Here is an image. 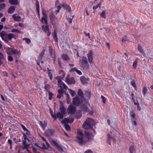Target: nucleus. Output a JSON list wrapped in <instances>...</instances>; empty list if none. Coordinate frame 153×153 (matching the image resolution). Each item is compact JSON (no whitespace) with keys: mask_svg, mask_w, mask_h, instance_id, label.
Returning a JSON list of instances; mask_svg holds the SVG:
<instances>
[{"mask_svg":"<svg viewBox=\"0 0 153 153\" xmlns=\"http://www.w3.org/2000/svg\"><path fill=\"white\" fill-rule=\"evenodd\" d=\"M76 142L81 145H83L85 143L84 140V134L82 131L80 130H78L76 133Z\"/></svg>","mask_w":153,"mask_h":153,"instance_id":"f257e3e1","label":"nucleus"},{"mask_svg":"<svg viewBox=\"0 0 153 153\" xmlns=\"http://www.w3.org/2000/svg\"><path fill=\"white\" fill-rule=\"evenodd\" d=\"M80 67L84 70L85 71L88 70L89 68V65L87 61L86 57L83 56L82 59L79 60Z\"/></svg>","mask_w":153,"mask_h":153,"instance_id":"f03ea898","label":"nucleus"},{"mask_svg":"<svg viewBox=\"0 0 153 153\" xmlns=\"http://www.w3.org/2000/svg\"><path fill=\"white\" fill-rule=\"evenodd\" d=\"M51 23L52 25L53 28L57 27L58 25V19L54 15L53 11L51 12L50 14Z\"/></svg>","mask_w":153,"mask_h":153,"instance_id":"7ed1b4c3","label":"nucleus"},{"mask_svg":"<svg viewBox=\"0 0 153 153\" xmlns=\"http://www.w3.org/2000/svg\"><path fill=\"white\" fill-rule=\"evenodd\" d=\"M0 36H2V37L11 41L13 38L16 39L15 37V35L12 33H9L7 34L4 31H3L1 32H0Z\"/></svg>","mask_w":153,"mask_h":153,"instance_id":"20e7f679","label":"nucleus"},{"mask_svg":"<svg viewBox=\"0 0 153 153\" xmlns=\"http://www.w3.org/2000/svg\"><path fill=\"white\" fill-rule=\"evenodd\" d=\"M91 123V119L89 118L86 119L83 125V128L85 130H88L91 128H92L93 125Z\"/></svg>","mask_w":153,"mask_h":153,"instance_id":"39448f33","label":"nucleus"},{"mask_svg":"<svg viewBox=\"0 0 153 153\" xmlns=\"http://www.w3.org/2000/svg\"><path fill=\"white\" fill-rule=\"evenodd\" d=\"M23 135L24 137V140H22V144L24 146L23 149H27L29 147L30 145L26 144V141L27 140L28 141L30 142L31 141V140L28 139L26 134L25 133H23Z\"/></svg>","mask_w":153,"mask_h":153,"instance_id":"423d86ee","label":"nucleus"},{"mask_svg":"<svg viewBox=\"0 0 153 153\" xmlns=\"http://www.w3.org/2000/svg\"><path fill=\"white\" fill-rule=\"evenodd\" d=\"M51 143L52 145L56 148V149L61 152H64V150L62 146L59 145L57 142L54 140H52L51 141Z\"/></svg>","mask_w":153,"mask_h":153,"instance_id":"0eeeda50","label":"nucleus"},{"mask_svg":"<svg viewBox=\"0 0 153 153\" xmlns=\"http://www.w3.org/2000/svg\"><path fill=\"white\" fill-rule=\"evenodd\" d=\"M57 80H58L57 82L58 83V85L59 87L61 88H63L64 89H66L68 88V87L66 85V84L63 82H62L60 77L59 76H57L56 77Z\"/></svg>","mask_w":153,"mask_h":153,"instance_id":"6e6552de","label":"nucleus"},{"mask_svg":"<svg viewBox=\"0 0 153 153\" xmlns=\"http://www.w3.org/2000/svg\"><path fill=\"white\" fill-rule=\"evenodd\" d=\"M112 133L111 132H110L109 133H108L107 134V143L108 144L111 145L110 141L112 140L114 142L116 141V138L114 136H111Z\"/></svg>","mask_w":153,"mask_h":153,"instance_id":"1a4fd4ad","label":"nucleus"},{"mask_svg":"<svg viewBox=\"0 0 153 153\" xmlns=\"http://www.w3.org/2000/svg\"><path fill=\"white\" fill-rule=\"evenodd\" d=\"M84 96L85 97L84 100L85 101V102L86 104L89 105L88 102V100L90 98L91 96V92L89 91H86L85 92Z\"/></svg>","mask_w":153,"mask_h":153,"instance_id":"9d476101","label":"nucleus"},{"mask_svg":"<svg viewBox=\"0 0 153 153\" xmlns=\"http://www.w3.org/2000/svg\"><path fill=\"white\" fill-rule=\"evenodd\" d=\"M68 112L69 114H74L76 111V108L72 105H70L68 108Z\"/></svg>","mask_w":153,"mask_h":153,"instance_id":"9b49d317","label":"nucleus"},{"mask_svg":"<svg viewBox=\"0 0 153 153\" xmlns=\"http://www.w3.org/2000/svg\"><path fill=\"white\" fill-rule=\"evenodd\" d=\"M66 82L68 84H74L76 82V81L74 77H69V75H68L66 78Z\"/></svg>","mask_w":153,"mask_h":153,"instance_id":"f8f14e48","label":"nucleus"},{"mask_svg":"<svg viewBox=\"0 0 153 153\" xmlns=\"http://www.w3.org/2000/svg\"><path fill=\"white\" fill-rule=\"evenodd\" d=\"M51 114L52 117L54 119V120H56L58 118L60 119H63V114H62L59 111L56 113V114H53L51 112Z\"/></svg>","mask_w":153,"mask_h":153,"instance_id":"ddd939ff","label":"nucleus"},{"mask_svg":"<svg viewBox=\"0 0 153 153\" xmlns=\"http://www.w3.org/2000/svg\"><path fill=\"white\" fill-rule=\"evenodd\" d=\"M85 136L88 139L89 141L93 140V136L91 133L88 131H85Z\"/></svg>","mask_w":153,"mask_h":153,"instance_id":"4468645a","label":"nucleus"},{"mask_svg":"<svg viewBox=\"0 0 153 153\" xmlns=\"http://www.w3.org/2000/svg\"><path fill=\"white\" fill-rule=\"evenodd\" d=\"M42 14L43 16L42 17L41 19L42 22L43 24H44L45 23V24L47 25L48 24L47 16L46 11H44L42 10Z\"/></svg>","mask_w":153,"mask_h":153,"instance_id":"2eb2a0df","label":"nucleus"},{"mask_svg":"<svg viewBox=\"0 0 153 153\" xmlns=\"http://www.w3.org/2000/svg\"><path fill=\"white\" fill-rule=\"evenodd\" d=\"M93 52L92 50H89L88 51V53L87 54L88 59L89 62L90 64H91L93 62Z\"/></svg>","mask_w":153,"mask_h":153,"instance_id":"dca6fc26","label":"nucleus"},{"mask_svg":"<svg viewBox=\"0 0 153 153\" xmlns=\"http://www.w3.org/2000/svg\"><path fill=\"white\" fill-rule=\"evenodd\" d=\"M81 109L83 111L88 112L90 114H93V112L91 111L88 107V106L85 104H83L81 106Z\"/></svg>","mask_w":153,"mask_h":153,"instance_id":"f3484780","label":"nucleus"},{"mask_svg":"<svg viewBox=\"0 0 153 153\" xmlns=\"http://www.w3.org/2000/svg\"><path fill=\"white\" fill-rule=\"evenodd\" d=\"M74 120V118L73 117L65 118L62 121V123L64 124H66L68 123H71L73 122Z\"/></svg>","mask_w":153,"mask_h":153,"instance_id":"a211bd4d","label":"nucleus"},{"mask_svg":"<svg viewBox=\"0 0 153 153\" xmlns=\"http://www.w3.org/2000/svg\"><path fill=\"white\" fill-rule=\"evenodd\" d=\"M73 103L74 105L78 106L80 104V101L77 96L73 98Z\"/></svg>","mask_w":153,"mask_h":153,"instance_id":"6ab92c4d","label":"nucleus"},{"mask_svg":"<svg viewBox=\"0 0 153 153\" xmlns=\"http://www.w3.org/2000/svg\"><path fill=\"white\" fill-rule=\"evenodd\" d=\"M60 110L62 114L65 115L66 114V108L64 107L62 102L61 101H60Z\"/></svg>","mask_w":153,"mask_h":153,"instance_id":"aec40b11","label":"nucleus"},{"mask_svg":"<svg viewBox=\"0 0 153 153\" xmlns=\"http://www.w3.org/2000/svg\"><path fill=\"white\" fill-rule=\"evenodd\" d=\"M54 133V130L52 129H48L45 132L46 135L48 136H52Z\"/></svg>","mask_w":153,"mask_h":153,"instance_id":"412c9836","label":"nucleus"},{"mask_svg":"<svg viewBox=\"0 0 153 153\" xmlns=\"http://www.w3.org/2000/svg\"><path fill=\"white\" fill-rule=\"evenodd\" d=\"M80 80L81 83L84 85H87L88 82L86 81V78L84 76H82L80 78Z\"/></svg>","mask_w":153,"mask_h":153,"instance_id":"4be33fe9","label":"nucleus"},{"mask_svg":"<svg viewBox=\"0 0 153 153\" xmlns=\"http://www.w3.org/2000/svg\"><path fill=\"white\" fill-rule=\"evenodd\" d=\"M82 112L80 110H78L75 114V116L76 118L79 119L81 118L82 116Z\"/></svg>","mask_w":153,"mask_h":153,"instance_id":"5701e85b","label":"nucleus"},{"mask_svg":"<svg viewBox=\"0 0 153 153\" xmlns=\"http://www.w3.org/2000/svg\"><path fill=\"white\" fill-rule=\"evenodd\" d=\"M62 6L63 7L65 8L69 12H71V7L67 4H62Z\"/></svg>","mask_w":153,"mask_h":153,"instance_id":"b1692460","label":"nucleus"},{"mask_svg":"<svg viewBox=\"0 0 153 153\" xmlns=\"http://www.w3.org/2000/svg\"><path fill=\"white\" fill-rule=\"evenodd\" d=\"M77 94L81 99L84 100L85 97L84 96L83 93L81 89H79L78 90Z\"/></svg>","mask_w":153,"mask_h":153,"instance_id":"393cba45","label":"nucleus"},{"mask_svg":"<svg viewBox=\"0 0 153 153\" xmlns=\"http://www.w3.org/2000/svg\"><path fill=\"white\" fill-rule=\"evenodd\" d=\"M39 124L40 126L42 127V129L45 130V128L47 125V122L45 121H44L43 123L41 121L39 122Z\"/></svg>","mask_w":153,"mask_h":153,"instance_id":"a878e982","label":"nucleus"},{"mask_svg":"<svg viewBox=\"0 0 153 153\" xmlns=\"http://www.w3.org/2000/svg\"><path fill=\"white\" fill-rule=\"evenodd\" d=\"M58 93L57 95V98L60 99L63 96V90L62 89H59L58 90Z\"/></svg>","mask_w":153,"mask_h":153,"instance_id":"bb28decb","label":"nucleus"},{"mask_svg":"<svg viewBox=\"0 0 153 153\" xmlns=\"http://www.w3.org/2000/svg\"><path fill=\"white\" fill-rule=\"evenodd\" d=\"M45 50L43 49L41 53L39 54L38 57V60L39 62H40V60L42 59L43 57L45 54Z\"/></svg>","mask_w":153,"mask_h":153,"instance_id":"cd10ccee","label":"nucleus"},{"mask_svg":"<svg viewBox=\"0 0 153 153\" xmlns=\"http://www.w3.org/2000/svg\"><path fill=\"white\" fill-rule=\"evenodd\" d=\"M62 59L65 61H69L70 59V58L66 54H63L61 55Z\"/></svg>","mask_w":153,"mask_h":153,"instance_id":"c85d7f7f","label":"nucleus"},{"mask_svg":"<svg viewBox=\"0 0 153 153\" xmlns=\"http://www.w3.org/2000/svg\"><path fill=\"white\" fill-rule=\"evenodd\" d=\"M36 10L39 16H40V8L39 4V1L36 0Z\"/></svg>","mask_w":153,"mask_h":153,"instance_id":"c756f323","label":"nucleus"},{"mask_svg":"<svg viewBox=\"0 0 153 153\" xmlns=\"http://www.w3.org/2000/svg\"><path fill=\"white\" fill-rule=\"evenodd\" d=\"M15 10V7L13 6H11L8 9V13L10 14L13 13L14 12Z\"/></svg>","mask_w":153,"mask_h":153,"instance_id":"7c9ffc66","label":"nucleus"},{"mask_svg":"<svg viewBox=\"0 0 153 153\" xmlns=\"http://www.w3.org/2000/svg\"><path fill=\"white\" fill-rule=\"evenodd\" d=\"M42 28L43 31L45 33H46L47 31L49 30V26L48 25H43L42 26Z\"/></svg>","mask_w":153,"mask_h":153,"instance_id":"2f4dec72","label":"nucleus"},{"mask_svg":"<svg viewBox=\"0 0 153 153\" xmlns=\"http://www.w3.org/2000/svg\"><path fill=\"white\" fill-rule=\"evenodd\" d=\"M12 17L14 19L15 21L16 22H20L21 21V18L19 16H16L15 14L13 15Z\"/></svg>","mask_w":153,"mask_h":153,"instance_id":"473e14b6","label":"nucleus"},{"mask_svg":"<svg viewBox=\"0 0 153 153\" xmlns=\"http://www.w3.org/2000/svg\"><path fill=\"white\" fill-rule=\"evenodd\" d=\"M9 2L11 5H16L19 4L18 0H9Z\"/></svg>","mask_w":153,"mask_h":153,"instance_id":"72a5a7b5","label":"nucleus"},{"mask_svg":"<svg viewBox=\"0 0 153 153\" xmlns=\"http://www.w3.org/2000/svg\"><path fill=\"white\" fill-rule=\"evenodd\" d=\"M53 38L55 41L56 42H58V38L57 35V33L56 32V30L55 29L54 30V33L53 34Z\"/></svg>","mask_w":153,"mask_h":153,"instance_id":"f704fd0d","label":"nucleus"},{"mask_svg":"<svg viewBox=\"0 0 153 153\" xmlns=\"http://www.w3.org/2000/svg\"><path fill=\"white\" fill-rule=\"evenodd\" d=\"M137 49L139 51L140 53L144 56L143 54H145V53H144L143 50L140 45L139 44H138L137 45Z\"/></svg>","mask_w":153,"mask_h":153,"instance_id":"c9c22d12","label":"nucleus"},{"mask_svg":"<svg viewBox=\"0 0 153 153\" xmlns=\"http://www.w3.org/2000/svg\"><path fill=\"white\" fill-rule=\"evenodd\" d=\"M47 69L48 76L49 77L50 79L51 80H52L53 79V76L51 73V71H52V70L50 69L49 68H47Z\"/></svg>","mask_w":153,"mask_h":153,"instance_id":"e433bc0d","label":"nucleus"},{"mask_svg":"<svg viewBox=\"0 0 153 153\" xmlns=\"http://www.w3.org/2000/svg\"><path fill=\"white\" fill-rule=\"evenodd\" d=\"M129 150L130 152V153H134V152H135V150L134 148V147L132 145H131L130 146L129 148Z\"/></svg>","mask_w":153,"mask_h":153,"instance_id":"4c0bfd02","label":"nucleus"},{"mask_svg":"<svg viewBox=\"0 0 153 153\" xmlns=\"http://www.w3.org/2000/svg\"><path fill=\"white\" fill-rule=\"evenodd\" d=\"M148 92V90L146 86H144L142 90V93L145 96L146 94Z\"/></svg>","mask_w":153,"mask_h":153,"instance_id":"58836bf2","label":"nucleus"},{"mask_svg":"<svg viewBox=\"0 0 153 153\" xmlns=\"http://www.w3.org/2000/svg\"><path fill=\"white\" fill-rule=\"evenodd\" d=\"M131 85L134 87L135 90L137 89V86L135 83V80H133L131 81L130 82Z\"/></svg>","mask_w":153,"mask_h":153,"instance_id":"ea45409f","label":"nucleus"},{"mask_svg":"<svg viewBox=\"0 0 153 153\" xmlns=\"http://www.w3.org/2000/svg\"><path fill=\"white\" fill-rule=\"evenodd\" d=\"M51 88V87L50 85H49L47 84H46L44 87V88L45 91L48 92L50 91L49 90Z\"/></svg>","mask_w":153,"mask_h":153,"instance_id":"a19ab883","label":"nucleus"},{"mask_svg":"<svg viewBox=\"0 0 153 153\" xmlns=\"http://www.w3.org/2000/svg\"><path fill=\"white\" fill-rule=\"evenodd\" d=\"M12 48L8 47L7 50L6 52L8 55H11Z\"/></svg>","mask_w":153,"mask_h":153,"instance_id":"79ce46f5","label":"nucleus"},{"mask_svg":"<svg viewBox=\"0 0 153 153\" xmlns=\"http://www.w3.org/2000/svg\"><path fill=\"white\" fill-rule=\"evenodd\" d=\"M100 16L102 18L105 19L106 18L105 11L104 10H103L100 14Z\"/></svg>","mask_w":153,"mask_h":153,"instance_id":"37998d69","label":"nucleus"},{"mask_svg":"<svg viewBox=\"0 0 153 153\" xmlns=\"http://www.w3.org/2000/svg\"><path fill=\"white\" fill-rule=\"evenodd\" d=\"M137 64V59H136L134 61L132 65L133 68L135 70L136 69Z\"/></svg>","mask_w":153,"mask_h":153,"instance_id":"c03bdc74","label":"nucleus"},{"mask_svg":"<svg viewBox=\"0 0 153 153\" xmlns=\"http://www.w3.org/2000/svg\"><path fill=\"white\" fill-rule=\"evenodd\" d=\"M65 124V129L68 131H71V128L70 126L67 123H66V124Z\"/></svg>","mask_w":153,"mask_h":153,"instance_id":"a18cd8bd","label":"nucleus"},{"mask_svg":"<svg viewBox=\"0 0 153 153\" xmlns=\"http://www.w3.org/2000/svg\"><path fill=\"white\" fill-rule=\"evenodd\" d=\"M23 40H25L26 42L28 44H30L31 43V41L30 39L26 38H24L23 39Z\"/></svg>","mask_w":153,"mask_h":153,"instance_id":"49530a36","label":"nucleus"},{"mask_svg":"<svg viewBox=\"0 0 153 153\" xmlns=\"http://www.w3.org/2000/svg\"><path fill=\"white\" fill-rule=\"evenodd\" d=\"M68 90H69V92L71 94V96L72 97H74L75 94V91L70 89H68Z\"/></svg>","mask_w":153,"mask_h":153,"instance_id":"de8ad7c7","label":"nucleus"},{"mask_svg":"<svg viewBox=\"0 0 153 153\" xmlns=\"http://www.w3.org/2000/svg\"><path fill=\"white\" fill-rule=\"evenodd\" d=\"M48 92L49 96L48 99L49 100H51L52 99V97L53 96L54 94L53 93L50 91H49Z\"/></svg>","mask_w":153,"mask_h":153,"instance_id":"09e8293b","label":"nucleus"},{"mask_svg":"<svg viewBox=\"0 0 153 153\" xmlns=\"http://www.w3.org/2000/svg\"><path fill=\"white\" fill-rule=\"evenodd\" d=\"M12 52L15 55L18 54L19 53V52L18 50L16 49H13V48H12Z\"/></svg>","mask_w":153,"mask_h":153,"instance_id":"8fccbe9b","label":"nucleus"},{"mask_svg":"<svg viewBox=\"0 0 153 153\" xmlns=\"http://www.w3.org/2000/svg\"><path fill=\"white\" fill-rule=\"evenodd\" d=\"M6 6V4L5 3H3L0 4V10L4 9Z\"/></svg>","mask_w":153,"mask_h":153,"instance_id":"3c124183","label":"nucleus"},{"mask_svg":"<svg viewBox=\"0 0 153 153\" xmlns=\"http://www.w3.org/2000/svg\"><path fill=\"white\" fill-rule=\"evenodd\" d=\"M58 62L59 64V65L60 68L62 67V65L61 64V61L60 58L59 57L57 58Z\"/></svg>","mask_w":153,"mask_h":153,"instance_id":"603ef678","label":"nucleus"},{"mask_svg":"<svg viewBox=\"0 0 153 153\" xmlns=\"http://www.w3.org/2000/svg\"><path fill=\"white\" fill-rule=\"evenodd\" d=\"M3 57V54L1 52H0V66L2 64L1 62L2 58Z\"/></svg>","mask_w":153,"mask_h":153,"instance_id":"864d4df0","label":"nucleus"},{"mask_svg":"<svg viewBox=\"0 0 153 153\" xmlns=\"http://www.w3.org/2000/svg\"><path fill=\"white\" fill-rule=\"evenodd\" d=\"M8 60L9 61L12 62L13 61V57L10 56H8Z\"/></svg>","mask_w":153,"mask_h":153,"instance_id":"5fc2aeb1","label":"nucleus"},{"mask_svg":"<svg viewBox=\"0 0 153 153\" xmlns=\"http://www.w3.org/2000/svg\"><path fill=\"white\" fill-rule=\"evenodd\" d=\"M49 51L50 55H52L53 54V50L51 47L50 46H49Z\"/></svg>","mask_w":153,"mask_h":153,"instance_id":"6e6d98bb","label":"nucleus"},{"mask_svg":"<svg viewBox=\"0 0 153 153\" xmlns=\"http://www.w3.org/2000/svg\"><path fill=\"white\" fill-rule=\"evenodd\" d=\"M12 32H17L18 33H20V31L17 29H13L11 31Z\"/></svg>","mask_w":153,"mask_h":153,"instance_id":"4d7b16f0","label":"nucleus"},{"mask_svg":"<svg viewBox=\"0 0 153 153\" xmlns=\"http://www.w3.org/2000/svg\"><path fill=\"white\" fill-rule=\"evenodd\" d=\"M1 38L2 39V40L4 41L5 42L7 43V44H8V43H9V40L3 37H2V36H1Z\"/></svg>","mask_w":153,"mask_h":153,"instance_id":"13d9d810","label":"nucleus"},{"mask_svg":"<svg viewBox=\"0 0 153 153\" xmlns=\"http://www.w3.org/2000/svg\"><path fill=\"white\" fill-rule=\"evenodd\" d=\"M59 74H62V78H64L65 77V73L63 70H60L59 71Z\"/></svg>","mask_w":153,"mask_h":153,"instance_id":"bf43d9fd","label":"nucleus"},{"mask_svg":"<svg viewBox=\"0 0 153 153\" xmlns=\"http://www.w3.org/2000/svg\"><path fill=\"white\" fill-rule=\"evenodd\" d=\"M101 97L102 99V102H103V103H105L106 102V100L105 97L103 95H101Z\"/></svg>","mask_w":153,"mask_h":153,"instance_id":"052dcab7","label":"nucleus"},{"mask_svg":"<svg viewBox=\"0 0 153 153\" xmlns=\"http://www.w3.org/2000/svg\"><path fill=\"white\" fill-rule=\"evenodd\" d=\"M75 71L79 75H81L82 74V72L79 70L76 69L75 70Z\"/></svg>","mask_w":153,"mask_h":153,"instance_id":"680f3d73","label":"nucleus"},{"mask_svg":"<svg viewBox=\"0 0 153 153\" xmlns=\"http://www.w3.org/2000/svg\"><path fill=\"white\" fill-rule=\"evenodd\" d=\"M20 126L24 131H25L26 130H27V128H26L25 126L22 124H20Z\"/></svg>","mask_w":153,"mask_h":153,"instance_id":"e2e57ef3","label":"nucleus"},{"mask_svg":"<svg viewBox=\"0 0 153 153\" xmlns=\"http://www.w3.org/2000/svg\"><path fill=\"white\" fill-rule=\"evenodd\" d=\"M123 56L124 57L125 59H127L128 58V55H127L126 53H123Z\"/></svg>","mask_w":153,"mask_h":153,"instance_id":"0e129e2a","label":"nucleus"},{"mask_svg":"<svg viewBox=\"0 0 153 153\" xmlns=\"http://www.w3.org/2000/svg\"><path fill=\"white\" fill-rule=\"evenodd\" d=\"M40 149H46L47 150L48 149V148H47V147L45 146L44 143L42 144V148H41Z\"/></svg>","mask_w":153,"mask_h":153,"instance_id":"69168bd1","label":"nucleus"},{"mask_svg":"<svg viewBox=\"0 0 153 153\" xmlns=\"http://www.w3.org/2000/svg\"><path fill=\"white\" fill-rule=\"evenodd\" d=\"M67 20H68L69 23H71L72 22L73 19L71 18H67Z\"/></svg>","mask_w":153,"mask_h":153,"instance_id":"338daca9","label":"nucleus"},{"mask_svg":"<svg viewBox=\"0 0 153 153\" xmlns=\"http://www.w3.org/2000/svg\"><path fill=\"white\" fill-rule=\"evenodd\" d=\"M85 153H93L92 151L90 150H88L85 151Z\"/></svg>","mask_w":153,"mask_h":153,"instance_id":"774afa93","label":"nucleus"}]
</instances>
